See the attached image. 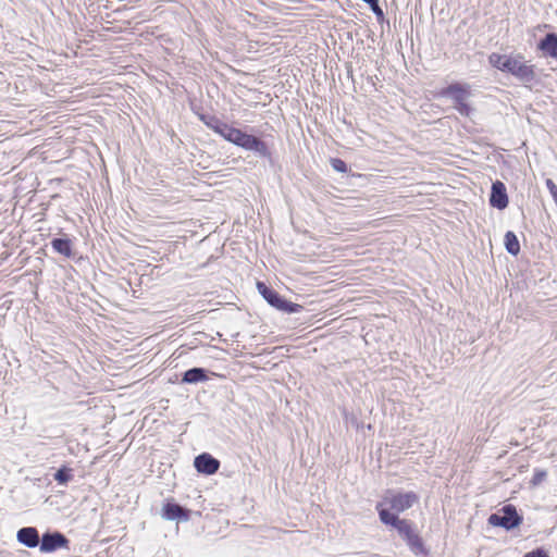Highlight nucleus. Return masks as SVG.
Wrapping results in <instances>:
<instances>
[{"instance_id": "a878e982", "label": "nucleus", "mask_w": 557, "mask_h": 557, "mask_svg": "<svg viewBox=\"0 0 557 557\" xmlns=\"http://www.w3.org/2000/svg\"><path fill=\"white\" fill-rule=\"evenodd\" d=\"M368 4H369V5L371 7V9H372V8L376 7V4H379V2H371V3H368Z\"/></svg>"}, {"instance_id": "6e6552de", "label": "nucleus", "mask_w": 557, "mask_h": 557, "mask_svg": "<svg viewBox=\"0 0 557 557\" xmlns=\"http://www.w3.org/2000/svg\"><path fill=\"white\" fill-rule=\"evenodd\" d=\"M194 466L198 472L210 475L219 470L220 462L211 455L203 453L195 458Z\"/></svg>"}, {"instance_id": "0eeeda50", "label": "nucleus", "mask_w": 557, "mask_h": 557, "mask_svg": "<svg viewBox=\"0 0 557 557\" xmlns=\"http://www.w3.org/2000/svg\"><path fill=\"white\" fill-rule=\"evenodd\" d=\"M67 539L60 532L45 533L40 541V550L50 553L61 547L67 546Z\"/></svg>"}, {"instance_id": "9b49d317", "label": "nucleus", "mask_w": 557, "mask_h": 557, "mask_svg": "<svg viewBox=\"0 0 557 557\" xmlns=\"http://www.w3.org/2000/svg\"><path fill=\"white\" fill-rule=\"evenodd\" d=\"M17 541L27 547H36L39 544V534L35 528L26 527L17 531Z\"/></svg>"}, {"instance_id": "f3484780", "label": "nucleus", "mask_w": 557, "mask_h": 557, "mask_svg": "<svg viewBox=\"0 0 557 557\" xmlns=\"http://www.w3.org/2000/svg\"><path fill=\"white\" fill-rule=\"evenodd\" d=\"M72 478L71 469L66 467L60 468L54 474V480L61 485H66Z\"/></svg>"}, {"instance_id": "423d86ee", "label": "nucleus", "mask_w": 557, "mask_h": 557, "mask_svg": "<svg viewBox=\"0 0 557 557\" xmlns=\"http://www.w3.org/2000/svg\"><path fill=\"white\" fill-rule=\"evenodd\" d=\"M488 522L492 525L503 527L506 530H511L520 524L521 517L517 513V510L512 505H506L502 509V513L491 515Z\"/></svg>"}, {"instance_id": "4468645a", "label": "nucleus", "mask_w": 557, "mask_h": 557, "mask_svg": "<svg viewBox=\"0 0 557 557\" xmlns=\"http://www.w3.org/2000/svg\"><path fill=\"white\" fill-rule=\"evenodd\" d=\"M208 380L207 371L202 368H193L187 370L183 375V382L188 384H195L205 382Z\"/></svg>"}, {"instance_id": "39448f33", "label": "nucleus", "mask_w": 557, "mask_h": 557, "mask_svg": "<svg viewBox=\"0 0 557 557\" xmlns=\"http://www.w3.org/2000/svg\"><path fill=\"white\" fill-rule=\"evenodd\" d=\"M258 292L263 296V298L274 308L288 312L296 313L299 312L301 306L298 304H293L282 298L275 290L269 288L264 283H257Z\"/></svg>"}, {"instance_id": "aec40b11", "label": "nucleus", "mask_w": 557, "mask_h": 557, "mask_svg": "<svg viewBox=\"0 0 557 557\" xmlns=\"http://www.w3.org/2000/svg\"><path fill=\"white\" fill-rule=\"evenodd\" d=\"M244 135H245V133L242 132L240 129L232 127V131L228 134V136H230L228 141L238 146Z\"/></svg>"}, {"instance_id": "dca6fc26", "label": "nucleus", "mask_w": 557, "mask_h": 557, "mask_svg": "<svg viewBox=\"0 0 557 557\" xmlns=\"http://www.w3.org/2000/svg\"><path fill=\"white\" fill-rule=\"evenodd\" d=\"M505 247L506 250L513 256H517L519 253L520 245L515 233L509 231L505 234Z\"/></svg>"}, {"instance_id": "6ab92c4d", "label": "nucleus", "mask_w": 557, "mask_h": 557, "mask_svg": "<svg viewBox=\"0 0 557 557\" xmlns=\"http://www.w3.org/2000/svg\"><path fill=\"white\" fill-rule=\"evenodd\" d=\"M244 135H245V133L242 132L240 129L232 127V131L228 134V136H230L228 141L238 146Z\"/></svg>"}, {"instance_id": "f8f14e48", "label": "nucleus", "mask_w": 557, "mask_h": 557, "mask_svg": "<svg viewBox=\"0 0 557 557\" xmlns=\"http://www.w3.org/2000/svg\"><path fill=\"white\" fill-rule=\"evenodd\" d=\"M162 517L166 520H188V511L182 506L166 503L163 506Z\"/></svg>"}, {"instance_id": "7ed1b4c3", "label": "nucleus", "mask_w": 557, "mask_h": 557, "mask_svg": "<svg viewBox=\"0 0 557 557\" xmlns=\"http://www.w3.org/2000/svg\"><path fill=\"white\" fill-rule=\"evenodd\" d=\"M419 496L413 492H395L387 491L383 499L377 503L376 510L380 513V509H387L395 511V515L403 512L409 508H411L416 503H418Z\"/></svg>"}, {"instance_id": "a211bd4d", "label": "nucleus", "mask_w": 557, "mask_h": 557, "mask_svg": "<svg viewBox=\"0 0 557 557\" xmlns=\"http://www.w3.org/2000/svg\"><path fill=\"white\" fill-rule=\"evenodd\" d=\"M211 127L215 133H218L219 135H221L224 139H226L228 141V138H230L228 134L232 131V126L218 121V122H215V124L211 125Z\"/></svg>"}, {"instance_id": "2eb2a0df", "label": "nucleus", "mask_w": 557, "mask_h": 557, "mask_svg": "<svg viewBox=\"0 0 557 557\" xmlns=\"http://www.w3.org/2000/svg\"><path fill=\"white\" fill-rule=\"evenodd\" d=\"M53 250L64 257L72 256V243L69 238H54L51 242Z\"/></svg>"}, {"instance_id": "b1692460", "label": "nucleus", "mask_w": 557, "mask_h": 557, "mask_svg": "<svg viewBox=\"0 0 557 557\" xmlns=\"http://www.w3.org/2000/svg\"><path fill=\"white\" fill-rule=\"evenodd\" d=\"M523 557H547V554L543 549H535L527 553Z\"/></svg>"}, {"instance_id": "1a4fd4ad", "label": "nucleus", "mask_w": 557, "mask_h": 557, "mask_svg": "<svg viewBox=\"0 0 557 557\" xmlns=\"http://www.w3.org/2000/svg\"><path fill=\"white\" fill-rule=\"evenodd\" d=\"M490 203L492 207L497 208L499 210H503L508 206V196L506 193V187L499 181L493 183L492 185Z\"/></svg>"}, {"instance_id": "ddd939ff", "label": "nucleus", "mask_w": 557, "mask_h": 557, "mask_svg": "<svg viewBox=\"0 0 557 557\" xmlns=\"http://www.w3.org/2000/svg\"><path fill=\"white\" fill-rule=\"evenodd\" d=\"M539 49L542 51L544 55H550L553 58H556L557 35L555 33L547 34L546 37L539 44Z\"/></svg>"}, {"instance_id": "393cba45", "label": "nucleus", "mask_w": 557, "mask_h": 557, "mask_svg": "<svg viewBox=\"0 0 557 557\" xmlns=\"http://www.w3.org/2000/svg\"><path fill=\"white\" fill-rule=\"evenodd\" d=\"M372 11L374 12L375 15L383 16V11L379 4H376V7H374V8H372Z\"/></svg>"}, {"instance_id": "5701e85b", "label": "nucleus", "mask_w": 557, "mask_h": 557, "mask_svg": "<svg viewBox=\"0 0 557 557\" xmlns=\"http://www.w3.org/2000/svg\"><path fill=\"white\" fill-rule=\"evenodd\" d=\"M546 185H547L553 198L555 199V201H557V187H556L554 181L552 178H547Z\"/></svg>"}, {"instance_id": "412c9836", "label": "nucleus", "mask_w": 557, "mask_h": 557, "mask_svg": "<svg viewBox=\"0 0 557 557\" xmlns=\"http://www.w3.org/2000/svg\"><path fill=\"white\" fill-rule=\"evenodd\" d=\"M332 166L337 172L344 173V172L347 171L346 163L343 160H341V159H333L332 160Z\"/></svg>"}, {"instance_id": "bb28decb", "label": "nucleus", "mask_w": 557, "mask_h": 557, "mask_svg": "<svg viewBox=\"0 0 557 557\" xmlns=\"http://www.w3.org/2000/svg\"><path fill=\"white\" fill-rule=\"evenodd\" d=\"M366 3L379 2V0H363Z\"/></svg>"}, {"instance_id": "9d476101", "label": "nucleus", "mask_w": 557, "mask_h": 557, "mask_svg": "<svg viewBox=\"0 0 557 557\" xmlns=\"http://www.w3.org/2000/svg\"><path fill=\"white\" fill-rule=\"evenodd\" d=\"M238 146L246 150L255 151L263 157L268 154L267 145L259 138L246 133L243 136Z\"/></svg>"}, {"instance_id": "20e7f679", "label": "nucleus", "mask_w": 557, "mask_h": 557, "mask_svg": "<svg viewBox=\"0 0 557 557\" xmlns=\"http://www.w3.org/2000/svg\"><path fill=\"white\" fill-rule=\"evenodd\" d=\"M441 96L448 97L454 101L455 109L465 116H470L473 109L467 103L468 98L471 95L470 86L468 84H451L444 88Z\"/></svg>"}, {"instance_id": "f257e3e1", "label": "nucleus", "mask_w": 557, "mask_h": 557, "mask_svg": "<svg viewBox=\"0 0 557 557\" xmlns=\"http://www.w3.org/2000/svg\"><path fill=\"white\" fill-rule=\"evenodd\" d=\"M488 60L497 70L508 72L522 82L529 83L534 79L533 66L528 64L520 55L510 57L492 53Z\"/></svg>"}, {"instance_id": "f03ea898", "label": "nucleus", "mask_w": 557, "mask_h": 557, "mask_svg": "<svg viewBox=\"0 0 557 557\" xmlns=\"http://www.w3.org/2000/svg\"><path fill=\"white\" fill-rule=\"evenodd\" d=\"M380 520L384 524L394 527L416 555L424 552L423 543L414 531L411 522L405 519H399L397 515L387 509H380Z\"/></svg>"}, {"instance_id": "4be33fe9", "label": "nucleus", "mask_w": 557, "mask_h": 557, "mask_svg": "<svg viewBox=\"0 0 557 557\" xmlns=\"http://www.w3.org/2000/svg\"><path fill=\"white\" fill-rule=\"evenodd\" d=\"M545 478H546V472L543 471V470H537L534 473V476L532 479V483L534 485H537V484L542 483L545 480Z\"/></svg>"}]
</instances>
